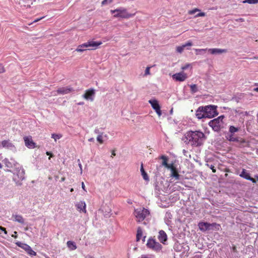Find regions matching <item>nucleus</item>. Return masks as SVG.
Instances as JSON below:
<instances>
[{"label": "nucleus", "mask_w": 258, "mask_h": 258, "mask_svg": "<svg viewBox=\"0 0 258 258\" xmlns=\"http://www.w3.org/2000/svg\"><path fill=\"white\" fill-rule=\"evenodd\" d=\"M190 91L192 93H195L198 91V88L196 84H191L190 85Z\"/></svg>", "instance_id": "nucleus-34"}, {"label": "nucleus", "mask_w": 258, "mask_h": 258, "mask_svg": "<svg viewBox=\"0 0 258 258\" xmlns=\"http://www.w3.org/2000/svg\"><path fill=\"white\" fill-rule=\"evenodd\" d=\"M147 246L148 248L152 249L155 251H159L162 249V245L155 239L150 238L148 239L147 243Z\"/></svg>", "instance_id": "nucleus-7"}, {"label": "nucleus", "mask_w": 258, "mask_h": 258, "mask_svg": "<svg viewBox=\"0 0 258 258\" xmlns=\"http://www.w3.org/2000/svg\"><path fill=\"white\" fill-rule=\"evenodd\" d=\"M26 252L31 256H35L36 255V252L33 250L30 246H29Z\"/></svg>", "instance_id": "nucleus-31"}, {"label": "nucleus", "mask_w": 258, "mask_h": 258, "mask_svg": "<svg viewBox=\"0 0 258 258\" xmlns=\"http://www.w3.org/2000/svg\"><path fill=\"white\" fill-rule=\"evenodd\" d=\"M2 145L3 147L12 149L15 147L13 144L8 140H5L2 142Z\"/></svg>", "instance_id": "nucleus-22"}, {"label": "nucleus", "mask_w": 258, "mask_h": 258, "mask_svg": "<svg viewBox=\"0 0 258 258\" xmlns=\"http://www.w3.org/2000/svg\"><path fill=\"white\" fill-rule=\"evenodd\" d=\"M70 191L71 192L73 191H74V189L73 188H71Z\"/></svg>", "instance_id": "nucleus-61"}, {"label": "nucleus", "mask_w": 258, "mask_h": 258, "mask_svg": "<svg viewBox=\"0 0 258 258\" xmlns=\"http://www.w3.org/2000/svg\"><path fill=\"white\" fill-rule=\"evenodd\" d=\"M88 141H89V142H93V141H94V138H90V139L88 140Z\"/></svg>", "instance_id": "nucleus-54"}, {"label": "nucleus", "mask_w": 258, "mask_h": 258, "mask_svg": "<svg viewBox=\"0 0 258 258\" xmlns=\"http://www.w3.org/2000/svg\"><path fill=\"white\" fill-rule=\"evenodd\" d=\"M240 176L247 180L250 177V174L245 169L242 170Z\"/></svg>", "instance_id": "nucleus-26"}, {"label": "nucleus", "mask_w": 258, "mask_h": 258, "mask_svg": "<svg viewBox=\"0 0 258 258\" xmlns=\"http://www.w3.org/2000/svg\"><path fill=\"white\" fill-rule=\"evenodd\" d=\"M188 14L190 15H195L194 16L195 18L205 17L206 16L205 13L202 12L198 8H194L192 10H189L188 11Z\"/></svg>", "instance_id": "nucleus-14"}, {"label": "nucleus", "mask_w": 258, "mask_h": 258, "mask_svg": "<svg viewBox=\"0 0 258 258\" xmlns=\"http://www.w3.org/2000/svg\"><path fill=\"white\" fill-rule=\"evenodd\" d=\"M207 51L212 54H220L226 52V50L219 48H207Z\"/></svg>", "instance_id": "nucleus-18"}, {"label": "nucleus", "mask_w": 258, "mask_h": 258, "mask_svg": "<svg viewBox=\"0 0 258 258\" xmlns=\"http://www.w3.org/2000/svg\"><path fill=\"white\" fill-rule=\"evenodd\" d=\"M16 244L17 246H18L19 247L22 248V249H23L24 250H25L26 251L27 250V249L29 247V245L26 244V243H22L21 242H20V241H17L16 242Z\"/></svg>", "instance_id": "nucleus-24"}, {"label": "nucleus", "mask_w": 258, "mask_h": 258, "mask_svg": "<svg viewBox=\"0 0 258 258\" xmlns=\"http://www.w3.org/2000/svg\"><path fill=\"white\" fill-rule=\"evenodd\" d=\"M62 137V135L61 134H52L51 136V138H52L55 142L61 138Z\"/></svg>", "instance_id": "nucleus-28"}, {"label": "nucleus", "mask_w": 258, "mask_h": 258, "mask_svg": "<svg viewBox=\"0 0 258 258\" xmlns=\"http://www.w3.org/2000/svg\"><path fill=\"white\" fill-rule=\"evenodd\" d=\"M227 139L229 141H237V139L236 138L234 137L232 135H229L227 137Z\"/></svg>", "instance_id": "nucleus-42"}, {"label": "nucleus", "mask_w": 258, "mask_h": 258, "mask_svg": "<svg viewBox=\"0 0 258 258\" xmlns=\"http://www.w3.org/2000/svg\"><path fill=\"white\" fill-rule=\"evenodd\" d=\"M46 154L47 155H51V154L50 152H46Z\"/></svg>", "instance_id": "nucleus-58"}, {"label": "nucleus", "mask_w": 258, "mask_h": 258, "mask_svg": "<svg viewBox=\"0 0 258 258\" xmlns=\"http://www.w3.org/2000/svg\"><path fill=\"white\" fill-rule=\"evenodd\" d=\"M257 181H258V176H257Z\"/></svg>", "instance_id": "nucleus-63"}, {"label": "nucleus", "mask_w": 258, "mask_h": 258, "mask_svg": "<svg viewBox=\"0 0 258 258\" xmlns=\"http://www.w3.org/2000/svg\"><path fill=\"white\" fill-rule=\"evenodd\" d=\"M243 3H247L249 4H256L258 3V0H244Z\"/></svg>", "instance_id": "nucleus-35"}, {"label": "nucleus", "mask_w": 258, "mask_h": 258, "mask_svg": "<svg viewBox=\"0 0 258 258\" xmlns=\"http://www.w3.org/2000/svg\"><path fill=\"white\" fill-rule=\"evenodd\" d=\"M253 90L255 92H258V87L255 88L253 89Z\"/></svg>", "instance_id": "nucleus-55"}, {"label": "nucleus", "mask_w": 258, "mask_h": 258, "mask_svg": "<svg viewBox=\"0 0 258 258\" xmlns=\"http://www.w3.org/2000/svg\"><path fill=\"white\" fill-rule=\"evenodd\" d=\"M170 176L174 177L176 179H178L179 178V175L176 171V168L173 170L171 171Z\"/></svg>", "instance_id": "nucleus-27"}, {"label": "nucleus", "mask_w": 258, "mask_h": 258, "mask_svg": "<svg viewBox=\"0 0 258 258\" xmlns=\"http://www.w3.org/2000/svg\"><path fill=\"white\" fill-rule=\"evenodd\" d=\"M183 140L186 144H190L192 146L198 147L203 144L206 140V136L200 131H190L185 134Z\"/></svg>", "instance_id": "nucleus-1"}, {"label": "nucleus", "mask_w": 258, "mask_h": 258, "mask_svg": "<svg viewBox=\"0 0 258 258\" xmlns=\"http://www.w3.org/2000/svg\"><path fill=\"white\" fill-rule=\"evenodd\" d=\"M173 113V108H171V109L170 110V114H172Z\"/></svg>", "instance_id": "nucleus-57"}, {"label": "nucleus", "mask_w": 258, "mask_h": 258, "mask_svg": "<svg viewBox=\"0 0 258 258\" xmlns=\"http://www.w3.org/2000/svg\"><path fill=\"white\" fill-rule=\"evenodd\" d=\"M185 47H184V45L182 44V45L181 46H178L176 47V51L179 53H181L183 52V51L184 50V48Z\"/></svg>", "instance_id": "nucleus-32"}, {"label": "nucleus", "mask_w": 258, "mask_h": 258, "mask_svg": "<svg viewBox=\"0 0 258 258\" xmlns=\"http://www.w3.org/2000/svg\"><path fill=\"white\" fill-rule=\"evenodd\" d=\"M6 71L4 66L3 64L0 63V74L4 73Z\"/></svg>", "instance_id": "nucleus-44"}, {"label": "nucleus", "mask_w": 258, "mask_h": 258, "mask_svg": "<svg viewBox=\"0 0 258 258\" xmlns=\"http://www.w3.org/2000/svg\"><path fill=\"white\" fill-rule=\"evenodd\" d=\"M87 50H88V47H87L86 42L79 45L76 49V51L78 52H83Z\"/></svg>", "instance_id": "nucleus-20"}, {"label": "nucleus", "mask_w": 258, "mask_h": 258, "mask_svg": "<svg viewBox=\"0 0 258 258\" xmlns=\"http://www.w3.org/2000/svg\"><path fill=\"white\" fill-rule=\"evenodd\" d=\"M64 179L63 178H62L61 179V180H62V181H64Z\"/></svg>", "instance_id": "nucleus-62"}, {"label": "nucleus", "mask_w": 258, "mask_h": 258, "mask_svg": "<svg viewBox=\"0 0 258 258\" xmlns=\"http://www.w3.org/2000/svg\"><path fill=\"white\" fill-rule=\"evenodd\" d=\"M184 46L185 47H187V46H191L192 45V43L191 41H188L187 42H186L185 43L183 44Z\"/></svg>", "instance_id": "nucleus-45"}, {"label": "nucleus", "mask_w": 258, "mask_h": 258, "mask_svg": "<svg viewBox=\"0 0 258 258\" xmlns=\"http://www.w3.org/2000/svg\"><path fill=\"white\" fill-rule=\"evenodd\" d=\"M95 90L91 88L85 91V93L83 95V97L86 100L93 101L94 99Z\"/></svg>", "instance_id": "nucleus-11"}, {"label": "nucleus", "mask_w": 258, "mask_h": 258, "mask_svg": "<svg viewBox=\"0 0 258 258\" xmlns=\"http://www.w3.org/2000/svg\"><path fill=\"white\" fill-rule=\"evenodd\" d=\"M12 218L15 222H17L22 224H24L25 223V220L21 215L17 214L13 215L12 216Z\"/></svg>", "instance_id": "nucleus-19"}, {"label": "nucleus", "mask_w": 258, "mask_h": 258, "mask_svg": "<svg viewBox=\"0 0 258 258\" xmlns=\"http://www.w3.org/2000/svg\"><path fill=\"white\" fill-rule=\"evenodd\" d=\"M206 118H213L218 114L217 110V106L214 105H209L203 106Z\"/></svg>", "instance_id": "nucleus-6"}, {"label": "nucleus", "mask_w": 258, "mask_h": 258, "mask_svg": "<svg viewBox=\"0 0 258 258\" xmlns=\"http://www.w3.org/2000/svg\"><path fill=\"white\" fill-rule=\"evenodd\" d=\"M189 68H191V64H190V63H186L185 65L182 66L181 68V69L182 71H184V70H185L188 69Z\"/></svg>", "instance_id": "nucleus-39"}, {"label": "nucleus", "mask_w": 258, "mask_h": 258, "mask_svg": "<svg viewBox=\"0 0 258 258\" xmlns=\"http://www.w3.org/2000/svg\"><path fill=\"white\" fill-rule=\"evenodd\" d=\"M81 186H82V189L85 191H87L86 188H85V184L83 182H82L81 183Z\"/></svg>", "instance_id": "nucleus-49"}, {"label": "nucleus", "mask_w": 258, "mask_h": 258, "mask_svg": "<svg viewBox=\"0 0 258 258\" xmlns=\"http://www.w3.org/2000/svg\"><path fill=\"white\" fill-rule=\"evenodd\" d=\"M208 166L210 167V169L212 170L213 172H216V169L213 165H211L210 166H209V165H208Z\"/></svg>", "instance_id": "nucleus-47"}, {"label": "nucleus", "mask_w": 258, "mask_h": 258, "mask_svg": "<svg viewBox=\"0 0 258 258\" xmlns=\"http://www.w3.org/2000/svg\"><path fill=\"white\" fill-rule=\"evenodd\" d=\"M78 161L79 162L78 165H79V168L80 169V174H82L83 173L82 165L81 163H80L79 159L78 160Z\"/></svg>", "instance_id": "nucleus-46"}, {"label": "nucleus", "mask_w": 258, "mask_h": 258, "mask_svg": "<svg viewBox=\"0 0 258 258\" xmlns=\"http://www.w3.org/2000/svg\"><path fill=\"white\" fill-rule=\"evenodd\" d=\"M150 67H147L145 70L144 76H149L150 75Z\"/></svg>", "instance_id": "nucleus-41"}, {"label": "nucleus", "mask_w": 258, "mask_h": 258, "mask_svg": "<svg viewBox=\"0 0 258 258\" xmlns=\"http://www.w3.org/2000/svg\"><path fill=\"white\" fill-rule=\"evenodd\" d=\"M112 2V0H103L101 3V5L102 6L108 5L110 4Z\"/></svg>", "instance_id": "nucleus-38"}, {"label": "nucleus", "mask_w": 258, "mask_h": 258, "mask_svg": "<svg viewBox=\"0 0 258 258\" xmlns=\"http://www.w3.org/2000/svg\"><path fill=\"white\" fill-rule=\"evenodd\" d=\"M43 17H42V18H40L39 19H36L34 21V22H38V21H39L40 20L42 19Z\"/></svg>", "instance_id": "nucleus-53"}, {"label": "nucleus", "mask_w": 258, "mask_h": 258, "mask_svg": "<svg viewBox=\"0 0 258 258\" xmlns=\"http://www.w3.org/2000/svg\"><path fill=\"white\" fill-rule=\"evenodd\" d=\"M0 230L4 231V233L5 234H7V231H6V228H5L2 226H0Z\"/></svg>", "instance_id": "nucleus-48"}, {"label": "nucleus", "mask_w": 258, "mask_h": 258, "mask_svg": "<svg viewBox=\"0 0 258 258\" xmlns=\"http://www.w3.org/2000/svg\"><path fill=\"white\" fill-rule=\"evenodd\" d=\"M248 180L252 181V182L253 183H256V180L254 178H252L251 177H250L249 178Z\"/></svg>", "instance_id": "nucleus-51"}, {"label": "nucleus", "mask_w": 258, "mask_h": 258, "mask_svg": "<svg viewBox=\"0 0 258 258\" xmlns=\"http://www.w3.org/2000/svg\"><path fill=\"white\" fill-rule=\"evenodd\" d=\"M13 173V179L17 185H21V181L25 178V171L22 166L18 163L14 164L13 170H8Z\"/></svg>", "instance_id": "nucleus-2"}, {"label": "nucleus", "mask_w": 258, "mask_h": 258, "mask_svg": "<svg viewBox=\"0 0 258 258\" xmlns=\"http://www.w3.org/2000/svg\"><path fill=\"white\" fill-rule=\"evenodd\" d=\"M224 117V116L223 115H221L216 118L210 120L208 124L214 131L218 132L220 130L223 125V119Z\"/></svg>", "instance_id": "nucleus-4"}, {"label": "nucleus", "mask_w": 258, "mask_h": 258, "mask_svg": "<svg viewBox=\"0 0 258 258\" xmlns=\"http://www.w3.org/2000/svg\"><path fill=\"white\" fill-rule=\"evenodd\" d=\"M196 116L199 119L206 118L203 106L199 107L196 111Z\"/></svg>", "instance_id": "nucleus-15"}, {"label": "nucleus", "mask_w": 258, "mask_h": 258, "mask_svg": "<svg viewBox=\"0 0 258 258\" xmlns=\"http://www.w3.org/2000/svg\"><path fill=\"white\" fill-rule=\"evenodd\" d=\"M24 141L25 146L29 149H34L36 147V144L32 140L31 136L24 137Z\"/></svg>", "instance_id": "nucleus-13"}, {"label": "nucleus", "mask_w": 258, "mask_h": 258, "mask_svg": "<svg viewBox=\"0 0 258 258\" xmlns=\"http://www.w3.org/2000/svg\"><path fill=\"white\" fill-rule=\"evenodd\" d=\"M165 167L166 168H167L168 169H169L170 170V171L173 170L174 168H175V167L173 165V164H168L167 165V166H166Z\"/></svg>", "instance_id": "nucleus-43"}, {"label": "nucleus", "mask_w": 258, "mask_h": 258, "mask_svg": "<svg viewBox=\"0 0 258 258\" xmlns=\"http://www.w3.org/2000/svg\"><path fill=\"white\" fill-rule=\"evenodd\" d=\"M239 21L243 22V19H242V18H240V19H239Z\"/></svg>", "instance_id": "nucleus-60"}, {"label": "nucleus", "mask_w": 258, "mask_h": 258, "mask_svg": "<svg viewBox=\"0 0 258 258\" xmlns=\"http://www.w3.org/2000/svg\"><path fill=\"white\" fill-rule=\"evenodd\" d=\"M207 51V48L205 49H195V51L196 52V54H201L202 52Z\"/></svg>", "instance_id": "nucleus-37"}, {"label": "nucleus", "mask_w": 258, "mask_h": 258, "mask_svg": "<svg viewBox=\"0 0 258 258\" xmlns=\"http://www.w3.org/2000/svg\"><path fill=\"white\" fill-rule=\"evenodd\" d=\"M110 13L114 18L128 19L135 16V14H131L124 8H119L110 10Z\"/></svg>", "instance_id": "nucleus-3"}, {"label": "nucleus", "mask_w": 258, "mask_h": 258, "mask_svg": "<svg viewBox=\"0 0 258 258\" xmlns=\"http://www.w3.org/2000/svg\"><path fill=\"white\" fill-rule=\"evenodd\" d=\"M143 235L142 230L140 228H139L137 230V241H139Z\"/></svg>", "instance_id": "nucleus-30"}, {"label": "nucleus", "mask_w": 258, "mask_h": 258, "mask_svg": "<svg viewBox=\"0 0 258 258\" xmlns=\"http://www.w3.org/2000/svg\"><path fill=\"white\" fill-rule=\"evenodd\" d=\"M238 127H236L234 126H230L229 127V132L231 133V134H233V133H235L236 132H237L238 131Z\"/></svg>", "instance_id": "nucleus-36"}, {"label": "nucleus", "mask_w": 258, "mask_h": 258, "mask_svg": "<svg viewBox=\"0 0 258 258\" xmlns=\"http://www.w3.org/2000/svg\"><path fill=\"white\" fill-rule=\"evenodd\" d=\"M171 77L172 79L176 82H184L188 78L187 74L183 71L174 74Z\"/></svg>", "instance_id": "nucleus-9"}, {"label": "nucleus", "mask_w": 258, "mask_h": 258, "mask_svg": "<svg viewBox=\"0 0 258 258\" xmlns=\"http://www.w3.org/2000/svg\"><path fill=\"white\" fill-rule=\"evenodd\" d=\"M141 175L145 180L147 181H148L149 180V176L146 172L143 173L142 174H141Z\"/></svg>", "instance_id": "nucleus-40"}, {"label": "nucleus", "mask_w": 258, "mask_h": 258, "mask_svg": "<svg viewBox=\"0 0 258 258\" xmlns=\"http://www.w3.org/2000/svg\"><path fill=\"white\" fill-rule=\"evenodd\" d=\"M140 171H141V174H142L143 173L145 172V170L144 169L143 164H142L141 166Z\"/></svg>", "instance_id": "nucleus-50"}, {"label": "nucleus", "mask_w": 258, "mask_h": 258, "mask_svg": "<svg viewBox=\"0 0 258 258\" xmlns=\"http://www.w3.org/2000/svg\"><path fill=\"white\" fill-rule=\"evenodd\" d=\"M213 226L212 224H210L207 222H200L198 224V226L200 230L202 231H205L206 230H209Z\"/></svg>", "instance_id": "nucleus-17"}, {"label": "nucleus", "mask_w": 258, "mask_h": 258, "mask_svg": "<svg viewBox=\"0 0 258 258\" xmlns=\"http://www.w3.org/2000/svg\"><path fill=\"white\" fill-rule=\"evenodd\" d=\"M17 232L15 231L14 234L12 235V237H14V238H17Z\"/></svg>", "instance_id": "nucleus-52"}, {"label": "nucleus", "mask_w": 258, "mask_h": 258, "mask_svg": "<svg viewBox=\"0 0 258 258\" xmlns=\"http://www.w3.org/2000/svg\"><path fill=\"white\" fill-rule=\"evenodd\" d=\"M71 90H72V89L71 88H67V87H62V88H59L57 90V92L59 94H67V93H69V92H70L71 91Z\"/></svg>", "instance_id": "nucleus-23"}, {"label": "nucleus", "mask_w": 258, "mask_h": 258, "mask_svg": "<svg viewBox=\"0 0 258 258\" xmlns=\"http://www.w3.org/2000/svg\"><path fill=\"white\" fill-rule=\"evenodd\" d=\"M67 244L68 248L71 250H75L77 248L76 243L73 241H68Z\"/></svg>", "instance_id": "nucleus-25"}, {"label": "nucleus", "mask_w": 258, "mask_h": 258, "mask_svg": "<svg viewBox=\"0 0 258 258\" xmlns=\"http://www.w3.org/2000/svg\"><path fill=\"white\" fill-rule=\"evenodd\" d=\"M161 159H162L163 160L162 163V165L164 166V167L167 166V165L168 164L167 163V158L165 156H162L161 157Z\"/></svg>", "instance_id": "nucleus-33"}, {"label": "nucleus", "mask_w": 258, "mask_h": 258, "mask_svg": "<svg viewBox=\"0 0 258 258\" xmlns=\"http://www.w3.org/2000/svg\"><path fill=\"white\" fill-rule=\"evenodd\" d=\"M149 214L148 210L145 208H137L134 211V215L139 222L143 221Z\"/></svg>", "instance_id": "nucleus-5"}, {"label": "nucleus", "mask_w": 258, "mask_h": 258, "mask_svg": "<svg viewBox=\"0 0 258 258\" xmlns=\"http://www.w3.org/2000/svg\"><path fill=\"white\" fill-rule=\"evenodd\" d=\"M88 50H96L102 44L101 41H94L93 40H89L86 42Z\"/></svg>", "instance_id": "nucleus-10"}, {"label": "nucleus", "mask_w": 258, "mask_h": 258, "mask_svg": "<svg viewBox=\"0 0 258 258\" xmlns=\"http://www.w3.org/2000/svg\"><path fill=\"white\" fill-rule=\"evenodd\" d=\"M78 105H82L84 104V102H81L78 103Z\"/></svg>", "instance_id": "nucleus-56"}, {"label": "nucleus", "mask_w": 258, "mask_h": 258, "mask_svg": "<svg viewBox=\"0 0 258 258\" xmlns=\"http://www.w3.org/2000/svg\"><path fill=\"white\" fill-rule=\"evenodd\" d=\"M159 240L163 244H166V242L167 240V236L166 233L163 230H160L159 232V235L158 236Z\"/></svg>", "instance_id": "nucleus-16"}, {"label": "nucleus", "mask_w": 258, "mask_h": 258, "mask_svg": "<svg viewBox=\"0 0 258 258\" xmlns=\"http://www.w3.org/2000/svg\"><path fill=\"white\" fill-rule=\"evenodd\" d=\"M97 141L100 143L102 144L104 142L103 140V134L102 133H100L98 134L97 137Z\"/></svg>", "instance_id": "nucleus-29"}, {"label": "nucleus", "mask_w": 258, "mask_h": 258, "mask_svg": "<svg viewBox=\"0 0 258 258\" xmlns=\"http://www.w3.org/2000/svg\"><path fill=\"white\" fill-rule=\"evenodd\" d=\"M75 207L80 213H86V204L83 201H80L75 203Z\"/></svg>", "instance_id": "nucleus-12"}, {"label": "nucleus", "mask_w": 258, "mask_h": 258, "mask_svg": "<svg viewBox=\"0 0 258 258\" xmlns=\"http://www.w3.org/2000/svg\"><path fill=\"white\" fill-rule=\"evenodd\" d=\"M3 165L0 163V169H2Z\"/></svg>", "instance_id": "nucleus-59"}, {"label": "nucleus", "mask_w": 258, "mask_h": 258, "mask_svg": "<svg viewBox=\"0 0 258 258\" xmlns=\"http://www.w3.org/2000/svg\"><path fill=\"white\" fill-rule=\"evenodd\" d=\"M3 162L5 165V166L8 168H14V164L17 163V162H11L8 158H5L3 160Z\"/></svg>", "instance_id": "nucleus-21"}, {"label": "nucleus", "mask_w": 258, "mask_h": 258, "mask_svg": "<svg viewBox=\"0 0 258 258\" xmlns=\"http://www.w3.org/2000/svg\"><path fill=\"white\" fill-rule=\"evenodd\" d=\"M148 102L151 105L153 109L156 112L158 117H161L162 115V111L158 101L156 99H152L149 100Z\"/></svg>", "instance_id": "nucleus-8"}]
</instances>
